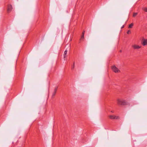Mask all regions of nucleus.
<instances>
[{"label":"nucleus","instance_id":"nucleus-18","mask_svg":"<svg viewBox=\"0 0 147 147\" xmlns=\"http://www.w3.org/2000/svg\"><path fill=\"white\" fill-rule=\"evenodd\" d=\"M111 112H112V113H113L114 112L113 111H111Z\"/></svg>","mask_w":147,"mask_h":147},{"label":"nucleus","instance_id":"nucleus-1","mask_svg":"<svg viewBox=\"0 0 147 147\" xmlns=\"http://www.w3.org/2000/svg\"><path fill=\"white\" fill-rule=\"evenodd\" d=\"M117 103L119 105H126L125 101L122 99H118L117 100Z\"/></svg>","mask_w":147,"mask_h":147},{"label":"nucleus","instance_id":"nucleus-12","mask_svg":"<svg viewBox=\"0 0 147 147\" xmlns=\"http://www.w3.org/2000/svg\"><path fill=\"white\" fill-rule=\"evenodd\" d=\"M137 13H134L133 14V17H135L137 15Z\"/></svg>","mask_w":147,"mask_h":147},{"label":"nucleus","instance_id":"nucleus-11","mask_svg":"<svg viewBox=\"0 0 147 147\" xmlns=\"http://www.w3.org/2000/svg\"><path fill=\"white\" fill-rule=\"evenodd\" d=\"M57 88H58V87H55V89H54V92H57Z\"/></svg>","mask_w":147,"mask_h":147},{"label":"nucleus","instance_id":"nucleus-3","mask_svg":"<svg viewBox=\"0 0 147 147\" xmlns=\"http://www.w3.org/2000/svg\"><path fill=\"white\" fill-rule=\"evenodd\" d=\"M110 119H119V116L115 115H110L109 116Z\"/></svg>","mask_w":147,"mask_h":147},{"label":"nucleus","instance_id":"nucleus-16","mask_svg":"<svg viewBox=\"0 0 147 147\" xmlns=\"http://www.w3.org/2000/svg\"><path fill=\"white\" fill-rule=\"evenodd\" d=\"M85 31H84L82 33V35L84 36Z\"/></svg>","mask_w":147,"mask_h":147},{"label":"nucleus","instance_id":"nucleus-5","mask_svg":"<svg viewBox=\"0 0 147 147\" xmlns=\"http://www.w3.org/2000/svg\"><path fill=\"white\" fill-rule=\"evenodd\" d=\"M12 9V6L11 5H9L8 6L7 11L8 13L10 12Z\"/></svg>","mask_w":147,"mask_h":147},{"label":"nucleus","instance_id":"nucleus-13","mask_svg":"<svg viewBox=\"0 0 147 147\" xmlns=\"http://www.w3.org/2000/svg\"><path fill=\"white\" fill-rule=\"evenodd\" d=\"M84 35H82V36L81 37V38H80V40H82L84 39Z\"/></svg>","mask_w":147,"mask_h":147},{"label":"nucleus","instance_id":"nucleus-2","mask_svg":"<svg viewBox=\"0 0 147 147\" xmlns=\"http://www.w3.org/2000/svg\"><path fill=\"white\" fill-rule=\"evenodd\" d=\"M131 47L134 50H138L141 48V46L138 45L136 44L133 45Z\"/></svg>","mask_w":147,"mask_h":147},{"label":"nucleus","instance_id":"nucleus-15","mask_svg":"<svg viewBox=\"0 0 147 147\" xmlns=\"http://www.w3.org/2000/svg\"><path fill=\"white\" fill-rule=\"evenodd\" d=\"M127 34H129V33H130V31L129 30L127 31Z\"/></svg>","mask_w":147,"mask_h":147},{"label":"nucleus","instance_id":"nucleus-17","mask_svg":"<svg viewBox=\"0 0 147 147\" xmlns=\"http://www.w3.org/2000/svg\"><path fill=\"white\" fill-rule=\"evenodd\" d=\"M124 25H123V26L121 27V28H124Z\"/></svg>","mask_w":147,"mask_h":147},{"label":"nucleus","instance_id":"nucleus-9","mask_svg":"<svg viewBox=\"0 0 147 147\" xmlns=\"http://www.w3.org/2000/svg\"><path fill=\"white\" fill-rule=\"evenodd\" d=\"M143 9L145 11L147 12V7H145L143 8Z\"/></svg>","mask_w":147,"mask_h":147},{"label":"nucleus","instance_id":"nucleus-14","mask_svg":"<svg viewBox=\"0 0 147 147\" xmlns=\"http://www.w3.org/2000/svg\"><path fill=\"white\" fill-rule=\"evenodd\" d=\"M75 67V63H73V67H72V69H73L74 67Z\"/></svg>","mask_w":147,"mask_h":147},{"label":"nucleus","instance_id":"nucleus-4","mask_svg":"<svg viewBox=\"0 0 147 147\" xmlns=\"http://www.w3.org/2000/svg\"><path fill=\"white\" fill-rule=\"evenodd\" d=\"M112 69L113 71L115 73L118 72L120 71L115 66H112Z\"/></svg>","mask_w":147,"mask_h":147},{"label":"nucleus","instance_id":"nucleus-7","mask_svg":"<svg viewBox=\"0 0 147 147\" xmlns=\"http://www.w3.org/2000/svg\"><path fill=\"white\" fill-rule=\"evenodd\" d=\"M67 51L66 50H65L64 52V54L63 55L64 59L66 58V57H67V56L66 55L67 53Z\"/></svg>","mask_w":147,"mask_h":147},{"label":"nucleus","instance_id":"nucleus-6","mask_svg":"<svg viewBox=\"0 0 147 147\" xmlns=\"http://www.w3.org/2000/svg\"><path fill=\"white\" fill-rule=\"evenodd\" d=\"M142 44L143 46L147 45V39H143L142 42Z\"/></svg>","mask_w":147,"mask_h":147},{"label":"nucleus","instance_id":"nucleus-8","mask_svg":"<svg viewBox=\"0 0 147 147\" xmlns=\"http://www.w3.org/2000/svg\"><path fill=\"white\" fill-rule=\"evenodd\" d=\"M134 24L133 23H131V24H130L128 26L129 28H131L133 26Z\"/></svg>","mask_w":147,"mask_h":147},{"label":"nucleus","instance_id":"nucleus-10","mask_svg":"<svg viewBox=\"0 0 147 147\" xmlns=\"http://www.w3.org/2000/svg\"><path fill=\"white\" fill-rule=\"evenodd\" d=\"M56 92H53L52 93V97L53 98L54 96L55 95Z\"/></svg>","mask_w":147,"mask_h":147}]
</instances>
